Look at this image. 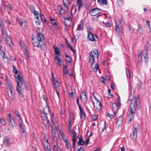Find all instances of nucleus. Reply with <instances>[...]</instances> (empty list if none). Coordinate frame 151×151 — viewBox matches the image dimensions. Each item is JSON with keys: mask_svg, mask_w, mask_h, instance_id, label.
Masks as SVG:
<instances>
[{"mask_svg": "<svg viewBox=\"0 0 151 151\" xmlns=\"http://www.w3.org/2000/svg\"><path fill=\"white\" fill-rule=\"evenodd\" d=\"M131 102L130 106L129 112V121L133 120L135 115L136 110L140 108V102L139 97L136 98L134 96L133 98L129 99Z\"/></svg>", "mask_w": 151, "mask_h": 151, "instance_id": "f257e3e1", "label": "nucleus"}, {"mask_svg": "<svg viewBox=\"0 0 151 151\" xmlns=\"http://www.w3.org/2000/svg\"><path fill=\"white\" fill-rule=\"evenodd\" d=\"M37 40L32 38V42L35 47H40L42 50H45L46 47V42L43 35L41 32L40 29L38 28L37 30Z\"/></svg>", "mask_w": 151, "mask_h": 151, "instance_id": "f03ea898", "label": "nucleus"}, {"mask_svg": "<svg viewBox=\"0 0 151 151\" xmlns=\"http://www.w3.org/2000/svg\"><path fill=\"white\" fill-rule=\"evenodd\" d=\"M99 57V54L97 50L94 49L93 51L90 52L89 59V62L93 68V71L95 72L97 71L99 67L97 63H96L95 65H93V63L95 61V58L98 59Z\"/></svg>", "mask_w": 151, "mask_h": 151, "instance_id": "7ed1b4c3", "label": "nucleus"}, {"mask_svg": "<svg viewBox=\"0 0 151 151\" xmlns=\"http://www.w3.org/2000/svg\"><path fill=\"white\" fill-rule=\"evenodd\" d=\"M13 72L15 74H17V76H15L16 79L17 81V90L20 96L22 95L23 92V90L22 88V84L24 82V80L22 76H20L18 74V71L16 69V68L14 65L13 66Z\"/></svg>", "mask_w": 151, "mask_h": 151, "instance_id": "20e7f679", "label": "nucleus"}, {"mask_svg": "<svg viewBox=\"0 0 151 151\" xmlns=\"http://www.w3.org/2000/svg\"><path fill=\"white\" fill-rule=\"evenodd\" d=\"M115 23L116 33L118 35L121 36L122 34L123 27L125 24L123 18L121 17L120 20L116 19Z\"/></svg>", "mask_w": 151, "mask_h": 151, "instance_id": "39448f33", "label": "nucleus"}, {"mask_svg": "<svg viewBox=\"0 0 151 151\" xmlns=\"http://www.w3.org/2000/svg\"><path fill=\"white\" fill-rule=\"evenodd\" d=\"M139 129V126L138 124H135L133 125L132 132L130 135V138L133 141H134L136 139L137 130Z\"/></svg>", "mask_w": 151, "mask_h": 151, "instance_id": "423d86ee", "label": "nucleus"}, {"mask_svg": "<svg viewBox=\"0 0 151 151\" xmlns=\"http://www.w3.org/2000/svg\"><path fill=\"white\" fill-rule=\"evenodd\" d=\"M87 38L88 40L91 41H96L98 40V37L96 35L93 34L90 31H87Z\"/></svg>", "mask_w": 151, "mask_h": 151, "instance_id": "0eeeda50", "label": "nucleus"}, {"mask_svg": "<svg viewBox=\"0 0 151 151\" xmlns=\"http://www.w3.org/2000/svg\"><path fill=\"white\" fill-rule=\"evenodd\" d=\"M81 101L83 104L86 103L87 101V98L86 91L83 90L80 95Z\"/></svg>", "mask_w": 151, "mask_h": 151, "instance_id": "6e6552de", "label": "nucleus"}, {"mask_svg": "<svg viewBox=\"0 0 151 151\" xmlns=\"http://www.w3.org/2000/svg\"><path fill=\"white\" fill-rule=\"evenodd\" d=\"M50 109L48 106L45 107L43 111L41 110V118L47 117V114L50 113Z\"/></svg>", "mask_w": 151, "mask_h": 151, "instance_id": "1a4fd4ad", "label": "nucleus"}, {"mask_svg": "<svg viewBox=\"0 0 151 151\" xmlns=\"http://www.w3.org/2000/svg\"><path fill=\"white\" fill-rule=\"evenodd\" d=\"M121 104H119L116 102L113 103L112 105V109L113 110V112L115 115H116V113L115 111H117L121 107Z\"/></svg>", "mask_w": 151, "mask_h": 151, "instance_id": "9d476101", "label": "nucleus"}, {"mask_svg": "<svg viewBox=\"0 0 151 151\" xmlns=\"http://www.w3.org/2000/svg\"><path fill=\"white\" fill-rule=\"evenodd\" d=\"M100 10V9L98 8H94L90 10L89 13L91 16H94L99 14Z\"/></svg>", "mask_w": 151, "mask_h": 151, "instance_id": "9b49d317", "label": "nucleus"}, {"mask_svg": "<svg viewBox=\"0 0 151 151\" xmlns=\"http://www.w3.org/2000/svg\"><path fill=\"white\" fill-rule=\"evenodd\" d=\"M14 90V88H12V89L8 90V95L10 99L12 101H13L15 99Z\"/></svg>", "mask_w": 151, "mask_h": 151, "instance_id": "f8f14e48", "label": "nucleus"}, {"mask_svg": "<svg viewBox=\"0 0 151 151\" xmlns=\"http://www.w3.org/2000/svg\"><path fill=\"white\" fill-rule=\"evenodd\" d=\"M70 132H71L73 134V136L72 137L73 139V146L74 147V149H75L77 137V134L76 132L73 129L72 130V131Z\"/></svg>", "mask_w": 151, "mask_h": 151, "instance_id": "ddd939ff", "label": "nucleus"}, {"mask_svg": "<svg viewBox=\"0 0 151 151\" xmlns=\"http://www.w3.org/2000/svg\"><path fill=\"white\" fill-rule=\"evenodd\" d=\"M4 39L8 46L10 48H11L13 47V44L12 42L11 39L9 37Z\"/></svg>", "mask_w": 151, "mask_h": 151, "instance_id": "4468645a", "label": "nucleus"}, {"mask_svg": "<svg viewBox=\"0 0 151 151\" xmlns=\"http://www.w3.org/2000/svg\"><path fill=\"white\" fill-rule=\"evenodd\" d=\"M42 122L43 124L46 128H48L50 124L49 121L47 117H44L43 116V118H42Z\"/></svg>", "mask_w": 151, "mask_h": 151, "instance_id": "2eb2a0df", "label": "nucleus"}, {"mask_svg": "<svg viewBox=\"0 0 151 151\" xmlns=\"http://www.w3.org/2000/svg\"><path fill=\"white\" fill-rule=\"evenodd\" d=\"M5 82L6 83V86L7 88V90L12 89V88H14L12 86L10 81H8L7 78L5 79Z\"/></svg>", "mask_w": 151, "mask_h": 151, "instance_id": "dca6fc26", "label": "nucleus"}, {"mask_svg": "<svg viewBox=\"0 0 151 151\" xmlns=\"http://www.w3.org/2000/svg\"><path fill=\"white\" fill-rule=\"evenodd\" d=\"M147 47L145 46L144 48V50L143 52V56L144 58L146 59L147 60L148 58V55H147Z\"/></svg>", "mask_w": 151, "mask_h": 151, "instance_id": "f3484780", "label": "nucleus"}, {"mask_svg": "<svg viewBox=\"0 0 151 151\" xmlns=\"http://www.w3.org/2000/svg\"><path fill=\"white\" fill-rule=\"evenodd\" d=\"M123 120V117L122 116H119L117 119V121L116 122V125L118 126H121Z\"/></svg>", "mask_w": 151, "mask_h": 151, "instance_id": "a211bd4d", "label": "nucleus"}, {"mask_svg": "<svg viewBox=\"0 0 151 151\" xmlns=\"http://www.w3.org/2000/svg\"><path fill=\"white\" fill-rule=\"evenodd\" d=\"M77 1V5L78 6V8L79 11L81 8L83 6V1L82 0H76Z\"/></svg>", "mask_w": 151, "mask_h": 151, "instance_id": "6ab92c4d", "label": "nucleus"}, {"mask_svg": "<svg viewBox=\"0 0 151 151\" xmlns=\"http://www.w3.org/2000/svg\"><path fill=\"white\" fill-rule=\"evenodd\" d=\"M19 23L21 25L24 29H26L27 27V25L26 22L23 19H20L19 21Z\"/></svg>", "mask_w": 151, "mask_h": 151, "instance_id": "aec40b11", "label": "nucleus"}, {"mask_svg": "<svg viewBox=\"0 0 151 151\" xmlns=\"http://www.w3.org/2000/svg\"><path fill=\"white\" fill-rule=\"evenodd\" d=\"M80 110V117L82 119H85L86 118V114L81 108H79Z\"/></svg>", "mask_w": 151, "mask_h": 151, "instance_id": "412c9836", "label": "nucleus"}, {"mask_svg": "<svg viewBox=\"0 0 151 151\" xmlns=\"http://www.w3.org/2000/svg\"><path fill=\"white\" fill-rule=\"evenodd\" d=\"M63 140L65 143L67 148L68 150L70 149V151H71L70 144V143L68 142L67 139L65 138L63 139Z\"/></svg>", "mask_w": 151, "mask_h": 151, "instance_id": "4be33fe9", "label": "nucleus"}, {"mask_svg": "<svg viewBox=\"0 0 151 151\" xmlns=\"http://www.w3.org/2000/svg\"><path fill=\"white\" fill-rule=\"evenodd\" d=\"M65 41L66 45L67 47L70 49L73 52H74L75 50L72 48V46L70 45V44L69 43V42L66 39H65Z\"/></svg>", "mask_w": 151, "mask_h": 151, "instance_id": "5701e85b", "label": "nucleus"}, {"mask_svg": "<svg viewBox=\"0 0 151 151\" xmlns=\"http://www.w3.org/2000/svg\"><path fill=\"white\" fill-rule=\"evenodd\" d=\"M1 29L2 31V34L4 38H5L7 37H8L6 31H5V29L4 27H1Z\"/></svg>", "mask_w": 151, "mask_h": 151, "instance_id": "b1692460", "label": "nucleus"}, {"mask_svg": "<svg viewBox=\"0 0 151 151\" xmlns=\"http://www.w3.org/2000/svg\"><path fill=\"white\" fill-rule=\"evenodd\" d=\"M98 2L101 5H106L108 4L107 0H97Z\"/></svg>", "mask_w": 151, "mask_h": 151, "instance_id": "393cba45", "label": "nucleus"}, {"mask_svg": "<svg viewBox=\"0 0 151 151\" xmlns=\"http://www.w3.org/2000/svg\"><path fill=\"white\" fill-rule=\"evenodd\" d=\"M19 122V126L20 128V131L22 132V133L23 134V135L24 134V136L25 135V132L24 128L23 126L22 123L19 122V121H18Z\"/></svg>", "mask_w": 151, "mask_h": 151, "instance_id": "a878e982", "label": "nucleus"}, {"mask_svg": "<svg viewBox=\"0 0 151 151\" xmlns=\"http://www.w3.org/2000/svg\"><path fill=\"white\" fill-rule=\"evenodd\" d=\"M9 126L11 127H14L15 125V123L14 119H11L9 120Z\"/></svg>", "mask_w": 151, "mask_h": 151, "instance_id": "bb28decb", "label": "nucleus"}, {"mask_svg": "<svg viewBox=\"0 0 151 151\" xmlns=\"http://www.w3.org/2000/svg\"><path fill=\"white\" fill-rule=\"evenodd\" d=\"M53 83L56 88H57L59 87L60 85V83L58 80L57 79H56L54 80L53 81Z\"/></svg>", "mask_w": 151, "mask_h": 151, "instance_id": "cd10ccee", "label": "nucleus"}, {"mask_svg": "<svg viewBox=\"0 0 151 151\" xmlns=\"http://www.w3.org/2000/svg\"><path fill=\"white\" fill-rule=\"evenodd\" d=\"M134 92V90L133 88L131 87L130 88V92L129 93V99H131V98H133L134 96H133Z\"/></svg>", "mask_w": 151, "mask_h": 151, "instance_id": "c85d7f7f", "label": "nucleus"}, {"mask_svg": "<svg viewBox=\"0 0 151 151\" xmlns=\"http://www.w3.org/2000/svg\"><path fill=\"white\" fill-rule=\"evenodd\" d=\"M23 51L25 57L27 58H29V55L26 48H24V49H23Z\"/></svg>", "mask_w": 151, "mask_h": 151, "instance_id": "c756f323", "label": "nucleus"}, {"mask_svg": "<svg viewBox=\"0 0 151 151\" xmlns=\"http://www.w3.org/2000/svg\"><path fill=\"white\" fill-rule=\"evenodd\" d=\"M83 23L82 22H80V23L78 24L76 30L77 31H80L83 29Z\"/></svg>", "mask_w": 151, "mask_h": 151, "instance_id": "7c9ffc66", "label": "nucleus"}, {"mask_svg": "<svg viewBox=\"0 0 151 151\" xmlns=\"http://www.w3.org/2000/svg\"><path fill=\"white\" fill-rule=\"evenodd\" d=\"M54 51L55 52V55H58V56L60 55V50L57 47H54Z\"/></svg>", "mask_w": 151, "mask_h": 151, "instance_id": "2f4dec72", "label": "nucleus"}, {"mask_svg": "<svg viewBox=\"0 0 151 151\" xmlns=\"http://www.w3.org/2000/svg\"><path fill=\"white\" fill-rule=\"evenodd\" d=\"M4 143L6 147H8L10 146V143L9 142V139L6 136L5 137V140L4 141Z\"/></svg>", "mask_w": 151, "mask_h": 151, "instance_id": "473e14b6", "label": "nucleus"}, {"mask_svg": "<svg viewBox=\"0 0 151 151\" xmlns=\"http://www.w3.org/2000/svg\"><path fill=\"white\" fill-rule=\"evenodd\" d=\"M64 22L65 24V28H66L67 29V28H66V26L69 27L70 25V21H69L67 20L64 19Z\"/></svg>", "mask_w": 151, "mask_h": 151, "instance_id": "72a5a7b5", "label": "nucleus"}, {"mask_svg": "<svg viewBox=\"0 0 151 151\" xmlns=\"http://www.w3.org/2000/svg\"><path fill=\"white\" fill-rule=\"evenodd\" d=\"M52 136L53 138V139L54 141L57 140V137L55 136L56 133L55 131H54L52 129Z\"/></svg>", "mask_w": 151, "mask_h": 151, "instance_id": "f704fd0d", "label": "nucleus"}, {"mask_svg": "<svg viewBox=\"0 0 151 151\" xmlns=\"http://www.w3.org/2000/svg\"><path fill=\"white\" fill-rule=\"evenodd\" d=\"M72 121L69 120L68 124V130L69 131H71L72 123Z\"/></svg>", "mask_w": 151, "mask_h": 151, "instance_id": "c9c22d12", "label": "nucleus"}, {"mask_svg": "<svg viewBox=\"0 0 151 151\" xmlns=\"http://www.w3.org/2000/svg\"><path fill=\"white\" fill-rule=\"evenodd\" d=\"M138 31L140 34L141 35L143 33V29H142V26L140 24L138 25V27L137 29Z\"/></svg>", "mask_w": 151, "mask_h": 151, "instance_id": "e433bc0d", "label": "nucleus"}, {"mask_svg": "<svg viewBox=\"0 0 151 151\" xmlns=\"http://www.w3.org/2000/svg\"><path fill=\"white\" fill-rule=\"evenodd\" d=\"M54 59L55 60L57 59L58 63H57L58 65H60V63H61L62 62V60L60 59V58H59L57 56H56L55 57Z\"/></svg>", "mask_w": 151, "mask_h": 151, "instance_id": "4c0bfd02", "label": "nucleus"}, {"mask_svg": "<svg viewBox=\"0 0 151 151\" xmlns=\"http://www.w3.org/2000/svg\"><path fill=\"white\" fill-rule=\"evenodd\" d=\"M142 53L140 52L138 55V63L140 64H141L142 61Z\"/></svg>", "mask_w": 151, "mask_h": 151, "instance_id": "58836bf2", "label": "nucleus"}, {"mask_svg": "<svg viewBox=\"0 0 151 151\" xmlns=\"http://www.w3.org/2000/svg\"><path fill=\"white\" fill-rule=\"evenodd\" d=\"M126 72L127 77L130 78L131 77V74L129 70L127 68H126Z\"/></svg>", "mask_w": 151, "mask_h": 151, "instance_id": "ea45409f", "label": "nucleus"}, {"mask_svg": "<svg viewBox=\"0 0 151 151\" xmlns=\"http://www.w3.org/2000/svg\"><path fill=\"white\" fill-rule=\"evenodd\" d=\"M65 56L66 62L68 63H70L71 60V58H70L67 55H65Z\"/></svg>", "mask_w": 151, "mask_h": 151, "instance_id": "a19ab883", "label": "nucleus"}, {"mask_svg": "<svg viewBox=\"0 0 151 151\" xmlns=\"http://www.w3.org/2000/svg\"><path fill=\"white\" fill-rule=\"evenodd\" d=\"M70 117L69 118V120H70L73 121L75 119L74 117V114L73 112H71L70 113Z\"/></svg>", "mask_w": 151, "mask_h": 151, "instance_id": "79ce46f5", "label": "nucleus"}, {"mask_svg": "<svg viewBox=\"0 0 151 151\" xmlns=\"http://www.w3.org/2000/svg\"><path fill=\"white\" fill-rule=\"evenodd\" d=\"M94 97L97 101L96 104L99 106V108L101 109V103L96 97L94 96Z\"/></svg>", "mask_w": 151, "mask_h": 151, "instance_id": "37998d69", "label": "nucleus"}, {"mask_svg": "<svg viewBox=\"0 0 151 151\" xmlns=\"http://www.w3.org/2000/svg\"><path fill=\"white\" fill-rule=\"evenodd\" d=\"M63 73L65 75L67 73V66L64 65V64H63Z\"/></svg>", "mask_w": 151, "mask_h": 151, "instance_id": "c03bdc74", "label": "nucleus"}, {"mask_svg": "<svg viewBox=\"0 0 151 151\" xmlns=\"http://www.w3.org/2000/svg\"><path fill=\"white\" fill-rule=\"evenodd\" d=\"M0 122L3 125H5L6 123V121L3 119L0 118Z\"/></svg>", "mask_w": 151, "mask_h": 151, "instance_id": "a18cd8bd", "label": "nucleus"}, {"mask_svg": "<svg viewBox=\"0 0 151 151\" xmlns=\"http://www.w3.org/2000/svg\"><path fill=\"white\" fill-rule=\"evenodd\" d=\"M40 16L41 19L42 20H44V22H46V20L43 14H40Z\"/></svg>", "mask_w": 151, "mask_h": 151, "instance_id": "49530a36", "label": "nucleus"}, {"mask_svg": "<svg viewBox=\"0 0 151 151\" xmlns=\"http://www.w3.org/2000/svg\"><path fill=\"white\" fill-rule=\"evenodd\" d=\"M30 10L31 12H32L33 11L35 10V6L33 5H31L30 7Z\"/></svg>", "mask_w": 151, "mask_h": 151, "instance_id": "de8ad7c7", "label": "nucleus"}, {"mask_svg": "<svg viewBox=\"0 0 151 151\" xmlns=\"http://www.w3.org/2000/svg\"><path fill=\"white\" fill-rule=\"evenodd\" d=\"M85 144V142L83 141H81L80 142L78 141V145H84Z\"/></svg>", "mask_w": 151, "mask_h": 151, "instance_id": "09e8293b", "label": "nucleus"}, {"mask_svg": "<svg viewBox=\"0 0 151 151\" xmlns=\"http://www.w3.org/2000/svg\"><path fill=\"white\" fill-rule=\"evenodd\" d=\"M2 52H3V60L4 61L6 60V61H7L8 60V58L7 57L4 56L5 55V53L4 52H3V51H2Z\"/></svg>", "mask_w": 151, "mask_h": 151, "instance_id": "8fccbe9b", "label": "nucleus"}, {"mask_svg": "<svg viewBox=\"0 0 151 151\" xmlns=\"http://www.w3.org/2000/svg\"><path fill=\"white\" fill-rule=\"evenodd\" d=\"M146 25L147 28L150 27V21L149 20H146Z\"/></svg>", "mask_w": 151, "mask_h": 151, "instance_id": "3c124183", "label": "nucleus"}, {"mask_svg": "<svg viewBox=\"0 0 151 151\" xmlns=\"http://www.w3.org/2000/svg\"><path fill=\"white\" fill-rule=\"evenodd\" d=\"M117 2L118 5L119 6H121L123 4L122 0H117Z\"/></svg>", "mask_w": 151, "mask_h": 151, "instance_id": "603ef678", "label": "nucleus"}, {"mask_svg": "<svg viewBox=\"0 0 151 151\" xmlns=\"http://www.w3.org/2000/svg\"><path fill=\"white\" fill-rule=\"evenodd\" d=\"M53 151H59L58 149V148L55 145H53Z\"/></svg>", "mask_w": 151, "mask_h": 151, "instance_id": "864d4df0", "label": "nucleus"}, {"mask_svg": "<svg viewBox=\"0 0 151 151\" xmlns=\"http://www.w3.org/2000/svg\"><path fill=\"white\" fill-rule=\"evenodd\" d=\"M57 9L58 12L60 14L61 11L62 10V9L61 6H58L57 7Z\"/></svg>", "mask_w": 151, "mask_h": 151, "instance_id": "5fc2aeb1", "label": "nucleus"}, {"mask_svg": "<svg viewBox=\"0 0 151 151\" xmlns=\"http://www.w3.org/2000/svg\"><path fill=\"white\" fill-rule=\"evenodd\" d=\"M117 99L118 102V103L119 104H121L120 97L119 95H117Z\"/></svg>", "mask_w": 151, "mask_h": 151, "instance_id": "6e6d98bb", "label": "nucleus"}, {"mask_svg": "<svg viewBox=\"0 0 151 151\" xmlns=\"http://www.w3.org/2000/svg\"><path fill=\"white\" fill-rule=\"evenodd\" d=\"M20 44L21 47H22L23 50L24 49V48H26L23 42H20Z\"/></svg>", "mask_w": 151, "mask_h": 151, "instance_id": "4d7b16f0", "label": "nucleus"}, {"mask_svg": "<svg viewBox=\"0 0 151 151\" xmlns=\"http://www.w3.org/2000/svg\"><path fill=\"white\" fill-rule=\"evenodd\" d=\"M45 151H52L50 147L47 145L45 149Z\"/></svg>", "mask_w": 151, "mask_h": 151, "instance_id": "13d9d810", "label": "nucleus"}, {"mask_svg": "<svg viewBox=\"0 0 151 151\" xmlns=\"http://www.w3.org/2000/svg\"><path fill=\"white\" fill-rule=\"evenodd\" d=\"M15 114H16V115L19 117L20 120L21 119V117L20 116V115H19V112L18 111H17V110H16Z\"/></svg>", "mask_w": 151, "mask_h": 151, "instance_id": "bf43d9fd", "label": "nucleus"}, {"mask_svg": "<svg viewBox=\"0 0 151 151\" xmlns=\"http://www.w3.org/2000/svg\"><path fill=\"white\" fill-rule=\"evenodd\" d=\"M111 91L110 89H109L108 90V95L110 96L111 97H112L113 96V95L112 94H111Z\"/></svg>", "mask_w": 151, "mask_h": 151, "instance_id": "052dcab7", "label": "nucleus"}, {"mask_svg": "<svg viewBox=\"0 0 151 151\" xmlns=\"http://www.w3.org/2000/svg\"><path fill=\"white\" fill-rule=\"evenodd\" d=\"M106 126V121H104V127L102 128V132H103V131L105 129Z\"/></svg>", "mask_w": 151, "mask_h": 151, "instance_id": "680f3d73", "label": "nucleus"}, {"mask_svg": "<svg viewBox=\"0 0 151 151\" xmlns=\"http://www.w3.org/2000/svg\"><path fill=\"white\" fill-rule=\"evenodd\" d=\"M89 141H90L89 138H88L86 139L85 143H86V146H87V145L88 144L89 142Z\"/></svg>", "mask_w": 151, "mask_h": 151, "instance_id": "e2e57ef3", "label": "nucleus"}, {"mask_svg": "<svg viewBox=\"0 0 151 151\" xmlns=\"http://www.w3.org/2000/svg\"><path fill=\"white\" fill-rule=\"evenodd\" d=\"M129 28L130 30V32L132 33H133L134 32V29L133 28L131 27L130 26H129Z\"/></svg>", "mask_w": 151, "mask_h": 151, "instance_id": "0e129e2a", "label": "nucleus"}, {"mask_svg": "<svg viewBox=\"0 0 151 151\" xmlns=\"http://www.w3.org/2000/svg\"><path fill=\"white\" fill-rule=\"evenodd\" d=\"M87 136L88 137H90L91 136V133L88 132H87L86 134Z\"/></svg>", "mask_w": 151, "mask_h": 151, "instance_id": "69168bd1", "label": "nucleus"}, {"mask_svg": "<svg viewBox=\"0 0 151 151\" xmlns=\"http://www.w3.org/2000/svg\"><path fill=\"white\" fill-rule=\"evenodd\" d=\"M32 13L35 15H38L39 14L38 12L35 10Z\"/></svg>", "mask_w": 151, "mask_h": 151, "instance_id": "338daca9", "label": "nucleus"}, {"mask_svg": "<svg viewBox=\"0 0 151 151\" xmlns=\"http://www.w3.org/2000/svg\"><path fill=\"white\" fill-rule=\"evenodd\" d=\"M101 82L103 83H105V79L104 77H102L101 78Z\"/></svg>", "mask_w": 151, "mask_h": 151, "instance_id": "774afa93", "label": "nucleus"}]
</instances>
